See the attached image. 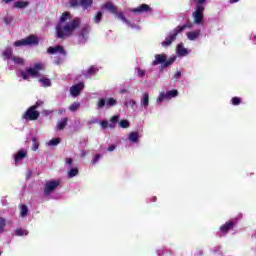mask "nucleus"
Wrapping results in <instances>:
<instances>
[{
	"label": "nucleus",
	"instance_id": "obj_36",
	"mask_svg": "<svg viewBox=\"0 0 256 256\" xmlns=\"http://www.w3.org/2000/svg\"><path fill=\"white\" fill-rule=\"evenodd\" d=\"M241 103H243V101L241 100V98H239L237 96H235L231 99V104L234 106L241 105Z\"/></svg>",
	"mask_w": 256,
	"mask_h": 256
},
{
	"label": "nucleus",
	"instance_id": "obj_28",
	"mask_svg": "<svg viewBox=\"0 0 256 256\" xmlns=\"http://www.w3.org/2000/svg\"><path fill=\"white\" fill-rule=\"evenodd\" d=\"M15 235H17V237H23V235H29V231L23 228H17L15 231Z\"/></svg>",
	"mask_w": 256,
	"mask_h": 256
},
{
	"label": "nucleus",
	"instance_id": "obj_62",
	"mask_svg": "<svg viewBox=\"0 0 256 256\" xmlns=\"http://www.w3.org/2000/svg\"><path fill=\"white\" fill-rule=\"evenodd\" d=\"M86 153L85 151H82V157H85Z\"/></svg>",
	"mask_w": 256,
	"mask_h": 256
},
{
	"label": "nucleus",
	"instance_id": "obj_3",
	"mask_svg": "<svg viewBox=\"0 0 256 256\" xmlns=\"http://www.w3.org/2000/svg\"><path fill=\"white\" fill-rule=\"evenodd\" d=\"M155 60H153L152 65L155 67L157 65H162V67L167 68L171 67L173 63H175V58H169L167 59V54H156Z\"/></svg>",
	"mask_w": 256,
	"mask_h": 256
},
{
	"label": "nucleus",
	"instance_id": "obj_30",
	"mask_svg": "<svg viewBox=\"0 0 256 256\" xmlns=\"http://www.w3.org/2000/svg\"><path fill=\"white\" fill-rule=\"evenodd\" d=\"M79 175V169L78 168H71L70 171L68 172V177L70 179H73V177H77Z\"/></svg>",
	"mask_w": 256,
	"mask_h": 256
},
{
	"label": "nucleus",
	"instance_id": "obj_7",
	"mask_svg": "<svg viewBox=\"0 0 256 256\" xmlns=\"http://www.w3.org/2000/svg\"><path fill=\"white\" fill-rule=\"evenodd\" d=\"M60 185L59 180H52L49 182H46L45 187H44V195H51L55 189L58 188Z\"/></svg>",
	"mask_w": 256,
	"mask_h": 256
},
{
	"label": "nucleus",
	"instance_id": "obj_48",
	"mask_svg": "<svg viewBox=\"0 0 256 256\" xmlns=\"http://www.w3.org/2000/svg\"><path fill=\"white\" fill-rule=\"evenodd\" d=\"M100 125L103 129H107V127H109V122H107V120H102Z\"/></svg>",
	"mask_w": 256,
	"mask_h": 256
},
{
	"label": "nucleus",
	"instance_id": "obj_51",
	"mask_svg": "<svg viewBox=\"0 0 256 256\" xmlns=\"http://www.w3.org/2000/svg\"><path fill=\"white\" fill-rule=\"evenodd\" d=\"M43 101H41V100H38L36 103H35V105H33L32 107H35V109H39V107H41V105H43Z\"/></svg>",
	"mask_w": 256,
	"mask_h": 256
},
{
	"label": "nucleus",
	"instance_id": "obj_22",
	"mask_svg": "<svg viewBox=\"0 0 256 256\" xmlns=\"http://www.w3.org/2000/svg\"><path fill=\"white\" fill-rule=\"evenodd\" d=\"M129 141H131L132 143H138L139 142V133L138 132L130 133Z\"/></svg>",
	"mask_w": 256,
	"mask_h": 256
},
{
	"label": "nucleus",
	"instance_id": "obj_11",
	"mask_svg": "<svg viewBox=\"0 0 256 256\" xmlns=\"http://www.w3.org/2000/svg\"><path fill=\"white\" fill-rule=\"evenodd\" d=\"M91 31V26L88 24L84 25L83 28L80 31L79 37L84 40V43H87V40L89 39V32Z\"/></svg>",
	"mask_w": 256,
	"mask_h": 256
},
{
	"label": "nucleus",
	"instance_id": "obj_49",
	"mask_svg": "<svg viewBox=\"0 0 256 256\" xmlns=\"http://www.w3.org/2000/svg\"><path fill=\"white\" fill-rule=\"evenodd\" d=\"M13 21V18L11 17H5L3 19V22L5 23V25H10V23Z\"/></svg>",
	"mask_w": 256,
	"mask_h": 256
},
{
	"label": "nucleus",
	"instance_id": "obj_60",
	"mask_svg": "<svg viewBox=\"0 0 256 256\" xmlns=\"http://www.w3.org/2000/svg\"><path fill=\"white\" fill-rule=\"evenodd\" d=\"M13 0H4V3H11Z\"/></svg>",
	"mask_w": 256,
	"mask_h": 256
},
{
	"label": "nucleus",
	"instance_id": "obj_25",
	"mask_svg": "<svg viewBox=\"0 0 256 256\" xmlns=\"http://www.w3.org/2000/svg\"><path fill=\"white\" fill-rule=\"evenodd\" d=\"M12 61L13 63H15L16 65H24L25 64V60H23V58L19 57V56H12Z\"/></svg>",
	"mask_w": 256,
	"mask_h": 256
},
{
	"label": "nucleus",
	"instance_id": "obj_10",
	"mask_svg": "<svg viewBox=\"0 0 256 256\" xmlns=\"http://www.w3.org/2000/svg\"><path fill=\"white\" fill-rule=\"evenodd\" d=\"M152 11L153 9L147 4H141L137 8L132 9V13H136V15H139V13H151Z\"/></svg>",
	"mask_w": 256,
	"mask_h": 256
},
{
	"label": "nucleus",
	"instance_id": "obj_32",
	"mask_svg": "<svg viewBox=\"0 0 256 256\" xmlns=\"http://www.w3.org/2000/svg\"><path fill=\"white\" fill-rule=\"evenodd\" d=\"M59 143H61V138H53L48 142V145H50L51 147H55L59 145Z\"/></svg>",
	"mask_w": 256,
	"mask_h": 256
},
{
	"label": "nucleus",
	"instance_id": "obj_27",
	"mask_svg": "<svg viewBox=\"0 0 256 256\" xmlns=\"http://www.w3.org/2000/svg\"><path fill=\"white\" fill-rule=\"evenodd\" d=\"M119 121V116L115 115L110 119L109 127L110 129H115V125H117V122Z\"/></svg>",
	"mask_w": 256,
	"mask_h": 256
},
{
	"label": "nucleus",
	"instance_id": "obj_43",
	"mask_svg": "<svg viewBox=\"0 0 256 256\" xmlns=\"http://www.w3.org/2000/svg\"><path fill=\"white\" fill-rule=\"evenodd\" d=\"M97 105H98V109H103V107H105V105H107V102L105 101L104 98H101V99H99Z\"/></svg>",
	"mask_w": 256,
	"mask_h": 256
},
{
	"label": "nucleus",
	"instance_id": "obj_63",
	"mask_svg": "<svg viewBox=\"0 0 256 256\" xmlns=\"http://www.w3.org/2000/svg\"><path fill=\"white\" fill-rule=\"evenodd\" d=\"M194 1V3H199V0H193Z\"/></svg>",
	"mask_w": 256,
	"mask_h": 256
},
{
	"label": "nucleus",
	"instance_id": "obj_52",
	"mask_svg": "<svg viewBox=\"0 0 256 256\" xmlns=\"http://www.w3.org/2000/svg\"><path fill=\"white\" fill-rule=\"evenodd\" d=\"M138 77H145V70L139 68L138 69Z\"/></svg>",
	"mask_w": 256,
	"mask_h": 256
},
{
	"label": "nucleus",
	"instance_id": "obj_9",
	"mask_svg": "<svg viewBox=\"0 0 256 256\" xmlns=\"http://www.w3.org/2000/svg\"><path fill=\"white\" fill-rule=\"evenodd\" d=\"M47 53H49V55H55V53H61V55H67V52H65V48H63V46L61 45L48 47Z\"/></svg>",
	"mask_w": 256,
	"mask_h": 256
},
{
	"label": "nucleus",
	"instance_id": "obj_4",
	"mask_svg": "<svg viewBox=\"0 0 256 256\" xmlns=\"http://www.w3.org/2000/svg\"><path fill=\"white\" fill-rule=\"evenodd\" d=\"M27 45H39V39L35 35H30L25 39L17 40L14 47H27Z\"/></svg>",
	"mask_w": 256,
	"mask_h": 256
},
{
	"label": "nucleus",
	"instance_id": "obj_14",
	"mask_svg": "<svg viewBox=\"0 0 256 256\" xmlns=\"http://www.w3.org/2000/svg\"><path fill=\"white\" fill-rule=\"evenodd\" d=\"M186 35H187V39H189V41H195V39H198L199 35H201V30L188 32Z\"/></svg>",
	"mask_w": 256,
	"mask_h": 256
},
{
	"label": "nucleus",
	"instance_id": "obj_47",
	"mask_svg": "<svg viewBox=\"0 0 256 256\" xmlns=\"http://www.w3.org/2000/svg\"><path fill=\"white\" fill-rule=\"evenodd\" d=\"M102 155L101 154H96L94 156V158L92 159V163L93 165H95V163H97L99 161V159H101Z\"/></svg>",
	"mask_w": 256,
	"mask_h": 256
},
{
	"label": "nucleus",
	"instance_id": "obj_16",
	"mask_svg": "<svg viewBox=\"0 0 256 256\" xmlns=\"http://www.w3.org/2000/svg\"><path fill=\"white\" fill-rule=\"evenodd\" d=\"M105 9H107V11H109V13H112L113 15L117 13V6H115L113 2H106Z\"/></svg>",
	"mask_w": 256,
	"mask_h": 256
},
{
	"label": "nucleus",
	"instance_id": "obj_59",
	"mask_svg": "<svg viewBox=\"0 0 256 256\" xmlns=\"http://www.w3.org/2000/svg\"><path fill=\"white\" fill-rule=\"evenodd\" d=\"M152 201L155 203V201H157V197L154 196V197L152 198Z\"/></svg>",
	"mask_w": 256,
	"mask_h": 256
},
{
	"label": "nucleus",
	"instance_id": "obj_40",
	"mask_svg": "<svg viewBox=\"0 0 256 256\" xmlns=\"http://www.w3.org/2000/svg\"><path fill=\"white\" fill-rule=\"evenodd\" d=\"M179 95V91L177 90H170L166 93L167 97H177Z\"/></svg>",
	"mask_w": 256,
	"mask_h": 256
},
{
	"label": "nucleus",
	"instance_id": "obj_23",
	"mask_svg": "<svg viewBox=\"0 0 256 256\" xmlns=\"http://www.w3.org/2000/svg\"><path fill=\"white\" fill-rule=\"evenodd\" d=\"M80 5L83 9H89L93 5V0H81Z\"/></svg>",
	"mask_w": 256,
	"mask_h": 256
},
{
	"label": "nucleus",
	"instance_id": "obj_20",
	"mask_svg": "<svg viewBox=\"0 0 256 256\" xmlns=\"http://www.w3.org/2000/svg\"><path fill=\"white\" fill-rule=\"evenodd\" d=\"M14 7L16 9H25V7H29V1H17L14 3Z\"/></svg>",
	"mask_w": 256,
	"mask_h": 256
},
{
	"label": "nucleus",
	"instance_id": "obj_35",
	"mask_svg": "<svg viewBox=\"0 0 256 256\" xmlns=\"http://www.w3.org/2000/svg\"><path fill=\"white\" fill-rule=\"evenodd\" d=\"M81 107V103L79 102H74L73 104H71L69 106V110L72 111V112H75L77 111V109H79Z\"/></svg>",
	"mask_w": 256,
	"mask_h": 256
},
{
	"label": "nucleus",
	"instance_id": "obj_58",
	"mask_svg": "<svg viewBox=\"0 0 256 256\" xmlns=\"http://www.w3.org/2000/svg\"><path fill=\"white\" fill-rule=\"evenodd\" d=\"M119 93L123 95L124 93H127V90L126 89L119 90Z\"/></svg>",
	"mask_w": 256,
	"mask_h": 256
},
{
	"label": "nucleus",
	"instance_id": "obj_19",
	"mask_svg": "<svg viewBox=\"0 0 256 256\" xmlns=\"http://www.w3.org/2000/svg\"><path fill=\"white\" fill-rule=\"evenodd\" d=\"M141 106L142 107H149V93L145 92L141 98Z\"/></svg>",
	"mask_w": 256,
	"mask_h": 256
},
{
	"label": "nucleus",
	"instance_id": "obj_57",
	"mask_svg": "<svg viewBox=\"0 0 256 256\" xmlns=\"http://www.w3.org/2000/svg\"><path fill=\"white\" fill-rule=\"evenodd\" d=\"M229 3L233 5V3H239V0H229Z\"/></svg>",
	"mask_w": 256,
	"mask_h": 256
},
{
	"label": "nucleus",
	"instance_id": "obj_53",
	"mask_svg": "<svg viewBox=\"0 0 256 256\" xmlns=\"http://www.w3.org/2000/svg\"><path fill=\"white\" fill-rule=\"evenodd\" d=\"M115 149H117V146L115 144H112L107 148V151L112 152L115 151Z\"/></svg>",
	"mask_w": 256,
	"mask_h": 256
},
{
	"label": "nucleus",
	"instance_id": "obj_33",
	"mask_svg": "<svg viewBox=\"0 0 256 256\" xmlns=\"http://www.w3.org/2000/svg\"><path fill=\"white\" fill-rule=\"evenodd\" d=\"M7 225V220L5 218L0 217V233H3L5 231V227Z\"/></svg>",
	"mask_w": 256,
	"mask_h": 256
},
{
	"label": "nucleus",
	"instance_id": "obj_12",
	"mask_svg": "<svg viewBox=\"0 0 256 256\" xmlns=\"http://www.w3.org/2000/svg\"><path fill=\"white\" fill-rule=\"evenodd\" d=\"M233 227H235V222L233 221H228L226 224L220 226V231L221 233H223L224 235L228 233V231H231V229H233Z\"/></svg>",
	"mask_w": 256,
	"mask_h": 256
},
{
	"label": "nucleus",
	"instance_id": "obj_26",
	"mask_svg": "<svg viewBox=\"0 0 256 256\" xmlns=\"http://www.w3.org/2000/svg\"><path fill=\"white\" fill-rule=\"evenodd\" d=\"M99 71V68L95 67V66H90L89 69L87 70V75L89 77L93 76V75H97V72Z\"/></svg>",
	"mask_w": 256,
	"mask_h": 256
},
{
	"label": "nucleus",
	"instance_id": "obj_38",
	"mask_svg": "<svg viewBox=\"0 0 256 256\" xmlns=\"http://www.w3.org/2000/svg\"><path fill=\"white\" fill-rule=\"evenodd\" d=\"M32 151H37L39 149V141H37V138H32Z\"/></svg>",
	"mask_w": 256,
	"mask_h": 256
},
{
	"label": "nucleus",
	"instance_id": "obj_39",
	"mask_svg": "<svg viewBox=\"0 0 256 256\" xmlns=\"http://www.w3.org/2000/svg\"><path fill=\"white\" fill-rule=\"evenodd\" d=\"M125 106L131 107V109H135V107H137V102H135V100H129L125 103Z\"/></svg>",
	"mask_w": 256,
	"mask_h": 256
},
{
	"label": "nucleus",
	"instance_id": "obj_37",
	"mask_svg": "<svg viewBox=\"0 0 256 256\" xmlns=\"http://www.w3.org/2000/svg\"><path fill=\"white\" fill-rule=\"evenodd\" d=\"M114 15H116L118 19H120L121 21H124V23H129L127 18H125V15L123 14V12L117 11V13H115Z\"/></svg>",
	"mask_w": 256,
	"mask_h": 256
},
{
	"label": "nucleus",
	"instance_id": "obj_2",
	"mask_svg": "<svg viewBox=\"0 0 256 256\" xmlns=\"http://www.w3.org/2000/svg\"><path fill=\"white\" fill-rule=\"evenodd\" d=\"M193 27V24L191 22H187L182 26H178V28H175L172 32H169V35L166 37L165 41L162 42V47H169L175 39H177V36L182 31H185V29H191Z\"/></svg>",
	"mask_w": 256,
	"mask_h": 256
},
{
	"label": "nucleus",
	"instance_id": "obj_42",
	"mask_svg": "<svg viewBox=\"0 0 256 256\" xmlns=\"http://www.w3.org/2000/svg\"><path fill=\"white\" fill-rule=\"evenodd\" d=\"M69 3H70V6H72V7H81V0H70L69 1Z\"/></svg>",
	"mask_w": 256,
	"mask_h": 256
},
{
	"label": "nucleus",
	"instance_id": "obj_17",
	"mask_svg": "<svg viewBox=\"0 0 256 256\" xmlns=\"http://www.w3.org/2000/svg\"><path fill=\"white\" fill-rule=\"evenodd\" d=\"M25 157H27V153L24 150H19L14 157L15 163H19V161L25 159Z\"/></svg>",
	"mask_w": 256,
	"mask_h": 256
},
{
	"label": "nucleus",
	"instance_id": "obj_50",
	"mask_svg": "<svg viewBox=\"0 0 256 256\" xmlns=\"http://www.w3.org/2000/svg\"><path fill=\"white\" fill-rule=\"evenodd\" d=\"M174 79L175 81H179V79H181V71H177L174 73Z\"/></svg>",
	"mask_w": 256,
	"mask_h": 256
},
{
	"label": "nucleus",
	"instance_id": "obj_8",
	"mask_svg": "<svg viewBox=\"0 0 256 256\" xmlns=\"http://www.w3.org/2000/svg\"><path fill=\"white\" fill-rule=\"evenodd\" d=\"M85 88V84L83 82H80L70 88V93L72 97H79L81 95V91Z\"/></svg>",
	"mask_w": 256,
	"mask_h": 256
},
{
	"label": "nucleus",
	"instance_id": "obj_5",
	"mask_svg": "<svg viewBox=\"0 0 256 256\" xmlns=\"http://www.w3.org/2000/svg\"><path fill=\"white\" fill-rule=\"evenodd\" d=\"M22 119L26 121H37L39 119V111H37V108L31 106L23 114Z\"/></svg>",
	"mask_w": 256,
	"mask_h": 256
},
{
	"label": "nucleus",
	"instance_id": "obj_15",
	"mask_svg": "<svg viewBox=\"0 0 256 256\" xmlns=\"http://www.w3.org/2000/svg\"><path fill=\"white\" fill-rule=\"evenodd\" d=\"M67 123H69V118H62L61 121L57 122L58 131H63L67 127Z\"/></svg>",
	"mask_w": 256,
	"mask_h": 256
},
{
	"label": "nucleus",
	"instance_id": "obj_64",
	"mask_svg": "<svg viewBox=\"0 0 256 256\" xmlns=\"http://www.w3.org/2000/svg\"><path fill=\"white\" fill-rule=\"evenodd\" d=\"M0 255H1V252H0Z\"/></svg>",
	"mask_w": 256,
	"mask_h": 256
},
{
	"label": "nucleus",
	"instance_id": "obj_46",
	"mask_svg": "<svg viewBox=\"0 0 256 256\" xmlns=\"http://www.w3.org/2000/svg\"><path fill=\"white\" fill-rule=\"evenodd\" d=\"M34 69H36V71H38V73H39V71H43V64H41V63L34 64Z\"/></svg>",
	"mask_w": 256,
	"mask_h": 256
},
{
	"label": "nucleus",
	"instance_id": "obj_24",
	"mask_svg": "<svg viewBox=\"0 0 256 256\" xmlns=\"http://www.w3.org/2000/svg\"><path fill=\"white\" fill-rule=\"evenodd\" d=\"M27 213H29V208H27V205L21 204L20 205V216L27 217Z\"/></svg>",
	"mask_w": 256,
	"mask_h": 256
},
{
	"label": "nucleus",
	"instance_id": "obj_21",
	"mask_svg": "<svg viewBox=\"0 0 256 256\" xmlns=\"http://www.w3.org/2000/svg\"><path fill=\"white\" fill-rule=\"evenodd\" d=\"M101 19H103V12L98 11L95 16L92 18L93 23H96V25H99L101 23Z\"/></svg>",
	"mask_w": 256,
	"mask_h": 256
},
{
	"label": "nucleus",
	"instance_id": "obj_18",
	"mask_svg": "<svg viewBox=\"0 0 256 256\" xmlns=\"http://www.w3.org/2000/svg\"><path fill=\"white\" fill-rule=\"evenodd\" d=\"M177 53L178 55L185 57L186 55H188L189 51H187V49L183 46V44H178Z\"/></svg>",
	"mask_w": 256,
	"mask_h": 256
},
{
	"label": "nucleus",
	"instance_id": "obj_31",
	"mask_svg": "<svg viewBox=\"0 0 256 256\" xmlns=\"http://www.w3.org/2000/svg\"><path fill=\"white\" fill-rule=\"evenodd\" d=\"M117 105V100L115 98H108L106 101L107 107H115Z\"/></svg>",
	"mask_w": 256,
	"mask_h": 256
},
{
	"label": "nucleus",
	"instance_id": "obj_34",
	"mask_svg": "<svg viewBox=\"0 0 256 256\" xmlns=\"http://www.w3.org/2000/svg\"><path fill=\"white\" fill-rule=\"evenodd\" d=\"M40 83H43L44 87H51V79L49 78H40Z\"/></svg>",
	"mask_w": 256,
	"mask_h": 256
},
{
	"label": "nucleus",
	"instance_id": "obj_41",
	"mask_svg": "<svg viewBox=\"0 0 256 256\" xmlns=\"http://www.w3.org/2000/svg\"><path fill=\"white\" fill-rule=\"evenodd\" d=\"M119 125H120V127H122V129H127V128H129L130 123L128 120H121L119 122Z\"/></svg>",
	"mask_w": 256,
	"mask_h": 256
},
{
	"label": "nucleus",
	"instance_id": "obj_44",
	"mask_svg": "<svg viewBox=\"0 0 256 256\" xmlns=\"http://www.w3.org/2000/svg\"><path fill=\"white\" fill-rule=\"evenodd\" d=\"M165 99H167V94L160 93V96L157 99V103H161L162 101H165Z\"/></svg>",
	"mask_w": 256,
	"mask_h": 256
},
{
	"label": "nucleus",
	"instance_id": "obj_45",
	"mask_svg": "<svg viewBox=\"0 0 256 256\" xmlns=\"http://www.w3.org/2000/svg\"><path fill=\"white\" fill-rule=\"evenodd\" d=\"M20 75L22 77V79H24V81H27V79H29V74L26 71H20Z\"/></svg>",
	"mask_w": 256,
	"mask_h": 256
},
{
	"label": "nucleus",
	"instance_id": "obj_29",
	"mask_svg": "<svg viewBox=\"0 0 256 256\" xmlns=\"http://www.w3.org/2000/svg\"><path fill=\"white\" fill-rule=\"evenodd\" d=\"M28 76L30 75L31 77H37L39 76V71H37L34 67L33 68H27L26 69Z\"/></svg>",
	"mask_w": 256,
	"mask_h": 256
},
{
	"label": "nucleus",
	"instance_id": "obj_54",
	"mask_svg": "<svg viewBox=\"0 0 256 256\" xmlns=\"http://www.w3.org/2000/svg\"><path fill=\"white\" fill-rule=\"evenodd\" d=\"M67 165H73V158H66Z\"/></svg>",
	"mask_w": 256,
	"mask_h": 256
},
{
	"label": "nucleus",
	"instance_id": "obj_61",
	"mask_svg": "<svg viewBox=\"0 0 256 256\" xmlns=\"http://www.w3.org/2000/svg\"><path fill=\"white\" fill-rule=\"evenodd\" d=\"M59 113H60V114H61V113H65V110H64V109L59 110Z\"/></svg>",
	"mask_w": 256,
	"mask_h": 256
},
{
	"label": "nucleus",
	"instance_id": "obj_56",
	"mask_svg": "<svg viewBox=\"0 0 256 256\" xmlns=\"http://www.w3.org/2000/svg\"><path fill=\"white\" fill-rule=\"evenodd\" d=\"M204 3H207V0H198V5H204Z\"/></svg>",
	"mask_w": 256,
	"mask_h": 256
},
{
	"label": "nucleus",
	"instance_id": "obj_13",
	"mask_svg": "<svg viewBox=\"0 0 256 256\" xmlns=\"http://www.w3.org/2000/svg\"><path fill=\"white\" fill-rule=\"evenodd\" d=\"M2 57L4 61H9V59H13V48L8 47L2 52Z\"/></svg>",
	"mask_w": 256,
	"mask_h": 256
},
{
	"label": "nucleus",
	"instance_id": "obj_1",
	"mask_svg": "<svg viewBox=\"0 0 256 256\" xmlns=\"http://www.w3.org/2000/svg\"><path fill=\"white\" fill-rule=\"evenodd\" d=\"M71 12H64L56 25V37L58 39H67L71 37L77 29L81 27V18L76 17L71 20Z\"/></svg>",
	"mask_w": 256,
	"mask_h": 256
},
{
	"label": "nucleus",
	"instance_id": "obj_55",
	"mask_svg": "<svg viewBox=\"0 0 256 256\" xmlns=\"http://www.w3.org/2000/svg\"><path fill=\"white\" fill-rule=\"evenodd\" d=\"M95 123H97V119H93V120L88 121V125H93Z\"/></svg>",
	"mask_w": 256,
	"mask_h": 256
},
{
	"label": "nucleus",
	"instance_id": "obj_6",
	"mask_svg": "<svg viewBox=\"0 0 256 256\" xmlns=\"http://www.w3.org/2000/svg\"><path fill=\"white\" fill-rule=\"evenodd\" d=\"M205 11V6L203 5H197L196 10L193 12L194 17V23L197 25H200V23H203V13Z\"/></svg>",
	"mask_w": 256,
	"mask_h": 256
}]
</instances>
